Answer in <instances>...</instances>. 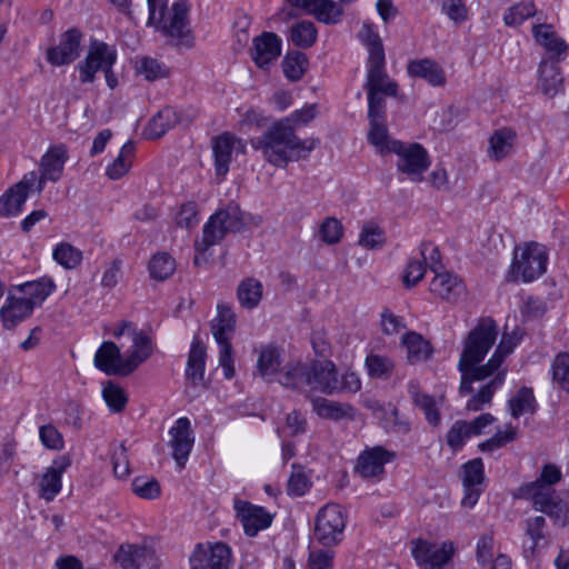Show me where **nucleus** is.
<instances>
[{"instance_id": "obj_45", "label": "nucleus", "mask_w": 569, "mask_h": 569, "mask_svg": "<svg viewBox=\"0 0 569 569\" xmlns=\"http://www.w3.org/2000/svg\"><path fill=\"white\" fill-rule=\"evenodd\" d=\"M510 413L513 418H519L526 412L533 413L536 410V399L531 388L522 387L517 395L509 400Z\"/></svg>"}, {"instance_id": "obj_63", "label": "nucleus", "mask_w": 569, "mask_h": 569, "mask_svg": "<svg viewBox=\"0 0 569 569\" xmlns=\"http://www.w3.org/2000/svg\"><path fill=\"white\" fill-rule=\"evenodd\" d=\"M199 209L196 202H187L181 206L177 213L176 221L179 227L191 229L199 223Z\"/></svg>"}, {"instance_id": "obj_48", "label": "nucleus", "mask_w": 569, "mask_h": 569, "mask_svg": "<svg viewBox=\"0 0 569 569\" xmlns=\"http://www.w3.org/2000/svg\"><path fill=\"white\" fill-rule=\"evenodd\" d=\"M366 367L370 377L387 379L391 376L395 363L389 357L371 353L366 358Z\"/></svg>"}, {"instance_id": "obj_22", "label": "nucleus", "mask_w": 569, "mask_h": 569, "mask_svg": "<svg viewBox=\"0 0 569 569\" xmlns=\"http://www.w3.org/2000/svg\"><path fill=\"white\" fill-rule=\"evenodd\" d=\"M169 435L172 457L177 465L183 468L194 443L190 420L186 417L179 418L169 430Z\"/></svg>"}, {"instance_id": "obj_46", "label": "nucleus", "mask_w": 569, "mask_h": 569, "mask_svg": "<svg viewBox=\"0 0 569 569\" xmlns=\"http://www.w3.org/2000/svg\"><path fill=\"white\" fill-rule=\"evenodd\" d=\"M52 258L63 268L74 269L82 260V252L68 242H61L53 249Z\"/></svg>"}, {"instance_id": "obj_3", "label": "nucleus", "mask_w": 569, "mask_h": 569, "mask_svg": "<svg viewBox=\"0 0 569 569\" xmlns=\"http://www.w3.org/2000/svg\"><path fill=\"white\" fill-rule=\"evenodd\" d=\"M279 383L302 392L319 391L325 395L339 392L338 369L330 360L288 363L279 377Z\"/></svg>"}, {"instance_id": "obj_10", "label": "nucleus", "mask_w": 569, "mask_h": 569, "mask_svg": "<svg viewBox=\"0 0 569 569\" xmlns=\"http://www.w3.org/2000/svg\"><path fill=\"white\" fill-rule=\"evenodd\" d=\"M520 493L522 498L532 501L535 510L547 515L555 523L562 527L568 523L569 506L555 489L539 482H529L520 488Z\"/></svg>"}, {"instance_id": "obj_56", "label": "nucleus", "mask_w": 569, "mask_h": 569, "mask_svg": "<svg viewBox=\"0 0 569 569\" xmlns=\"http://www.w3.org/2000/svg\"><path fill=\"white\" fill-rule=\"evenodd\" d=\"M485 480V470L481 458H475L463 465V487L480 486Z\"/></svg>"}, {"instance_id": "obj_28", "label": "nucleus", "mask_w": 569, "mask_h": 569, "mask_svg": "<svg viewBox=\"0 0 569 569\" xmlns=\"http://www.w3.org/2000/svg\"><path fill=\"white\" fill-rule=\"evenodd\" d=\"M407 72L412 78H420L433 87H443L447 82L442 67L432 59L412 60L407 66Z\"/></svg>"}, {"instance_id": "obj_47", "label": "nucleus", "mask_w": 569, "mask_h": 569, "mask_svg": "<svg viewBox=\"0 0 569 569\" xmlns=\"http://www.w3.org/2000/svg\"><path fill=\"white\" fill-rule=\"evenodd\" d=\"M174 270V259L164 252L154 254L149 262L151 278L159 281H163L171 277Z\"/></svg>"}, {"instance_id": "obj_1", "label": "nucleus", "mask_w": 569, "mask_h": 569, "mask_svg": "<svg viewBox=\"0 0 569 569\" xmlns=\"http://www.w3.org/2000/svg\"><path fill=\"white\" fill-rule=\"evenodd\" d=\"M317 116V106L309 104L276 121L262 136L250 140L270 164L286 168L291 161L307 159L319 144L318 138L300 139L296 129L307 126Z\"/></svg>"}, {"instance_id": "obj_37", "label": "nucleus", "mask_w": 569, "mask_h": 569, "mask_svg": "<svg viewBox=\"0 0 569 569\" xmlns=\"http://www.w3.org/2000/svg\"><path fill=\"white\" fill-rule=\"evenodd\" d=\"M532 34L540 46L553 54H560L567 50L565 40L557 36L551 24L533 26Z\"/></svg>"}, {"instance_id": "obj_5", "label": "nucleus", "mask_w": 569, "mask_h": 569, "mask_svg": "<svg viewBox=\"0 0 569 569\" xmlns=\"http://www.w3.org/2000/svg\"><path fill=\"white\" fill-rule=\"evenodd\" d=\"M149 17L148 24L156 27L163 36L176 39L177 44L191 48L193 36L189 21V4L186 0L176 1L170 10L168 0H147Z\"/></svg>"}, {"instance_id": "obj_30", "label": "nucleus", "mask_w": 569, "mask_h": 569, "mask_svg": "<svg viewBox=\"0 0 569 569\" xmlns=\"http://www.w3.org/2000/svg\"><path fill=\"white\" fill-rule=\"evenodd\" d=\"M179 122L178 112L172 107H166L154 114L143 130L147 139H158Z\"/></svg>"}, {"instance_id": "obj_11", "label": "nucleus", "mask_w": 569, "mask_h": 569, "mask_svg": "<svg viewBox=\"0 0 569 569\" xmlns=\"http://www.w3.org/2000/svg\"><path fill=\"white\" fill-rule=\"evenodd\" d=\"M548 254L545 246L531 242L522 249H516L509 276L512 280L522 279L530 282L540 277L547 269Z\"/></svg>"}, {"instance_id": "obj_20", "label": "nucleus", "mask_w": 569, "mask_h": 569, "mask_svg": "<svg viewBox=\"0 0 569 569\" xmlns=\"http://www.w3.org/2000/svg\"><path fill=\"white\" fill-rule=\"evenodd\" d=\"M244 152L246 143L230 132H223L212 139V152L214 157V169L219 177H224L229 171L232 152Z\"/></svg>"}, {"instance_id": "obj_14", "label": "nucleus", "mask_w": 569, "mask_h": 569, "mask_svg": "<svg viewBox=\"0 0 569 569\" xmlns=\"http://www.w3.org/2000/svg\"><path fill=\"white\" fill-rule=\"evenodd\" d=\"M117 60V51L106 42L92 40L88 48V53L81 63L77 66L81 83H91L98 71L112 69Z\"/></svg>"}, {"instance_id": "obj_13", "label": "nucleus", "mask_w": 569, "mask_h": 569, "mask_svg": "<svg viewBox=\"0 0 569 569\" xmlns=\"http://www.w3.org/2000/svg\"><path fill=\"white\" fill-rule=\"evenodd\" d=\"M390 152L398 156L397 169L407 174L412 181L422 180V173L429 168L430 160L427 150L419 143L395 141Z\"/></svg>"}, {"instance_id": "obj_29", "label": "nucleus", "mask_w": 569, "mask_h": 569, "mask_svg": "<svg viewBox=\"0 0 569 569\" xmlns=\"http://www.w3.org/2000/svg\"><path fill=\"white\" fill-rule=\"evenodd\" d=\"M280 366L281 359L279 349L273 346L262 347L257 360V370L259 375L267 382L273 381L274 377H277V381L279 382V377L288 365L279 370Z\"/></svg>"}, {"instance_id": "obj_26", "label": "nucleus", "mask_w": 569, "mask_h": 569, "mask_svg": "<svg viewBox=\"0 0 569 569\" xmlns=\"http://www.w3.org/2000/svg\"><path fill=\"white\" fill-rule=\"evenodd\" d=\"M435 273L429 287L431 293L449 302L457 301L465 293V284L458 276L442 270Z\"/></svg>"}, {"instance_id": "obj_52", "label": "nucleus", "mask_w": 569, "mask_h": 569, "mask_svg": "<svg viewBox=\"0 0 569 569\" xmlns=\"http://www.w3.org/2000/svg\"><path fill=\"white\" fill-rule=\"evenodd\" d=\"M471 436L473 435L468 427V422L465 420H457L447 433V445L453 451H458L463 447L465 441Z\"/></svg>"}, {"instance_id": "obj_39", "label": "nucleus", "mask_w": 569, "mask_h": 569, "mask_svg": "<svg viewBox=\"0 0 569 569\" xmlns=\"http://www.w3.org/2000/svg\"><path fill=\"white\" fill-rule=\"evenodd\" d=\"M515 134L509 129L497 130L489 140V156L496 161H500L509 154L513 146Z\"/></svg>"}, {"instance_id": "obj_55", "label": "nucleus", "mask_w": 569, "mask_h": 569, "mask_svg": "<svg viewBox=\"0 0 569 569\" xmlns=\"http://www.w3.org/2000/svg\"><path fill=\"white\" fill-rule=\"evenodd\" d=\"M292 472L288 480L287 492L293 497L303 496L310 487L309 478L302 471L301 467L292 465Z\"/></svg>"}, {"instance_id": "obj_64", "label": "nucleus", "mask_w": 569, "mask_h": 569, "mask_svg": "<svg viewBox=\"0 0 569 569\" xmlns=\"http://www.w3.org/2000/svg\"><path fill=\"white\" fill-rule=\"evenodd\" d=\"M335 552L329 549L311 551L308 558L309 569H333Z\"/></svg>"}, {"instance_id": "obj_43", "label": "nucleus", "mask_w": 569, "mask_h": 569, "mask_svg": "<svg viewBox=\"0 0 569 569\" xmlns=\"http://www.w3.org/2000/svg\"><path fill=\"white\" fill-rule=\"evenodd\" d=\"M310 14L319 22L336 24L341 20L343 10L333 0H317Z\"/></svg>"}, {"instance_id": "obj_12", "label": "nucleus", "mask_w": 569, "mask_h": 569, "mask_svg": "<svg viewBox=\"0 0 569 569\" xmlns=\"http://www.w3.org/2000/svg\"><path fill=\"white\" fill-rule=\"evenodd\" d=\"M346 519L341 506L328 503L316 517L315 538L325 547L338 545L342 540Z\"/></svg>"}, {"instance_id": "obj_9", "label": "nucleus", "mask_w": 569, "mask_h": 569, "mask_svg": "<svg viewBox=\"0 0 569 569\" xmlns=\"http://www.w3.org/2000/svg\"><path fill=\"white\" fill-rule=\"evenodd\" d=\"M244 226L243 212L236 203H229L210 217L202 230L201 242L196 243L198 251H206L218 243L228 232H238Z\"/></svg>"}, {"instance_id": "obj_16", "label": "nucleus", "mask_w": 569, "mask_h": 569, "mask_svg": "<svg viewBox=\"0 0 569 569\" xmlns=\"http://www.w3.org/2000/svg\"><path fill=\"white\" fill-rule=\"evenodd\" d=\"M36 171H30L0 197V217L10 218L21 212L31 191L36 190Z\"/></svg>"}, {"instance_id": "obj_6", "label": "nucleus", "mask_w": 569, "mask_h": 569, "mask_svg": "<svg viewBox=\"0 0 569 569\" xmlns=\"http://www.w3.org/2000/svg\"><path fill=\"white\" fill-rule=\"evenodd\" d=\"M516 345L517 341L512 337L502 336L493 355L487 361V368L480 370L482 373H486L488 369H492V378L471 396L466 405L467 410L480 411L491 403L495 392L506 380L507 369L501 368V366L506 357L513 351Z\"/></svg>"}, {"instance_id": "obj_33", "label": "nucleus", "mask_w": 569, "mask_h": 569, "mask_svg": "<svg viewBox=\"0 0 569 569\" xmlns=\"http://www.w3.org/2000/svg\"><path fill=\"white\" fill-rule=\"evenodd\" d=\"M206 365V347L200 340H194L188 356L186 376L193 385L203 381Z\"/></svg>"}, {"instance_id": "obj_17", "label": "nucleus", "mask_w": 569, "mask_h": 569, "mask_svg": "<svg viewBox=\"0 0 569 569\" xmlns=\"http://www.w3.org/2000/svg\"><path fill=\"white\" fill-rule=\"evenodd\" d=\"M237 518L240 520L243 531L249 537H254L259 531L269 528L273 516L263 507L254 506L248 501L236 499L233 502Z\"/></svg>"}, {"instance_id": "obj_59", "label": "nucleus", "mask_w": 569, "mask_h": 569, "mask_svg": "<svg viewBox=\"0 0 569 569\" xmlns=\"http://www.w3.org/2000/svg\"><path fill=\"white\" fill-rule=\"evenodd\" d=\"M426 273V264L422 260L409 259L402 276L403 286L408 289L413 288L421 281Z\"/></svg>"}, {"instance_id": "obj_42", "label": "nucleus", "mask_w": 569, "mask_h": 569, "mask_svg": "<svg viewBox=\"0 0 569 569\" xmlns=\"http://www.w3.org/2000/svg\"><path fill=\"white\" fill-rule=\"evenodd\" d=\"M318 38V31L313 22L299 21L291 28L290 39L299 48L312 47Z\"/></svg>"}, {"instance_id": "obj_38", "label": "nucleus", "mask_w": 569, "mask_h": 569, "mask_svg": "<svg viewBox=\"0 0 569 569\" xmlns=\"http://www.w3.org/2000/svg\"><path fill=\"white\" fill-rule=\"evenodd\" d=\"M370 129L368 132V141L375 148H377L378 152L381 154L390 152V146L396 141L390 139L388 133V128L386 123V118L380 119H369Z\"/></svg>"}, {"instance_id": "obj_54", "label": "nucleus", "mask_w": 569, "mask_h": 569, "mask_svg": "<svg viewBox=\"0 0 569 569\" xmlns=\"http://www.w3.org/2000/svg\"><path fill=\"white\" fill-rule=\"evenodd\" d=\"M536 13L533 2H523L512 6L505 14L503 20L507 26H519L526 19L532 17Z\"/></svg>"}, {"instance_id": "obj_61", "label": "nucleus", "mask_w": 569, "mask_h": 569, "mask_svg": "<svg viewBox=\"0 0 569 569\" xmlns=\"http://www.w3.org/2000/svg\"><path fill=\"white\" fill-rule=\"evenodd\" d=\"M319 234L323 242L337 243L342 236V224L338 219L329 217L321 223Z\"/></svg>"}, {"instance_id": "obj_31", "label": "nucleus", "mask_w": 569, "mask_h": 569, "mask_svg": "<svg viewBox=\"0 0 569 569\" xmlns=\"http://www.w3.org/2000/svg\"><path fill=\"white\" fill-rule=\"evenodd\" d=\"M312 409L320 417L331 420L355 418V408L349 403H340L326 398L312 399Z\"/></svg>"}, {"instance_id": "obj_35", "label": "nucleus", "mask_w": 569, "mask_h": 569, "mask_svg": "<svg viewBox=\"0 0 569 569\" xmlns=\"http://www.w3.org/2000/svg\"><path fill=\"white\" fill-rule=\"evenodd\" d=\"M408 388L413 403L423 411L426 420L432 426H438L441 417L435 398L420 392L416 382H410Z\"/></svg>"}, {"instance_id": "obj_41", "label": "nucleus", "mask_w": 569, "mask_h": 569, "mask_svg": "<svg viewBox=\"0 0 569 569\" xmlns=\"http://www.w3.org/2000/svg\"><path fill=\"white\" fill-rule=\"evenodd\" d=\"M134 153V144L132 141H127L118 157L113 160L112 163H110L106 169V174L111 180H117L122 178L130 169L131 161Z\"/></svg>"}, {"instance_id": "obj_8", "label": "nucleus", "mask_w": 569, "mask_h": 569, "mask_svg": "<svg viewBox=\"0 0 569 569\" xmlns=\"http://www.w3.org/2000/svg\"><path fill=\"white\" fill-rule=\"evenodd\" d=\"M218 315L211 321V332L219 346V363L226 379L234 377L233 349L230 342L236 330V315L227 305L219 303Z\"/></svg>"}, {"instance_id": "obj_58", "label": "nucleus", "mask_w": 569, "mask_h": 569, "mask_svg": "<svg viewBox=\"0 0 569 569\" xmlns=\"http://www.w3.org/2000/svg\"><path fill=\"white\" fill-rule=\"evenodd\" d=\"M358 242L363 248L376 249L385 242L383 231L373 223L365 224L360 232Z\"/></svg>"}, {"instance_id": "obj_40", "label": "nucleus", "mask_w": 569, "mask_h": 569, "mask_svg": "<svg viewBox=\"0 0 569 569\" xmlns=\"http://www.w3.org/2000/svg\"><path fill=\"white\" fill-rule=\"evenodd\" d=\"M237 296L243 308L253 309L262 298V284L254 278H247L240 282Z\"/></svg>"}, {"instance_id": "obj_32", "label": "nucleus", "mask_w": 569, "mask_h": 569, "mask_svg": "<svg viewBox=\"0 0 569 569\" xmlns=\"http://www.w3.org/2000/svg\"><path fill=\"white\" fill-rule=\"evenodd\" d=\"M402 343L407 349V359L411 365L427 361L433 352L430 342L425 340L421 335L413 331L402 337Z\"/></svg>"}, {"instance_id": "obj_15", "label": "nucleus", "mask_w": 569, "mask_h": 569, "mask_svg": "<svg viewBox=\"0 0 569 569\" xmlns=\"http://www.w3.org/2000/svg\"><path fill=\"white\" fill-rule=\"evenodd\" d=\"M190 569H229L231 549L223 542L198 543L189 557Z\"/></svg>"}, {"instance_id": "obj_2", "label": "nucleus", "mask_w": 569, "mask_h": 569, "mask_svg": "<svg viewBox=\"0 0 569 569\" xmlns=\"http://www.w3.org/2000/svg\"><path fill=\"white\" fill-rule=\"evenodd\" d=\"M498 329L491 318H481L463 340V349L458 361V370L461 373L459 395L472 393V383L483 381L492 377V369L486 373L480 370L487 368V362L481 365L489 350L496 342Z\"/></svg>"}, {"instance_id": "obj_24", "label": "nucleus", "mask_w": 569, "mask_h": 569, "mask_svg": "<svg viewBox=\"0 0 569 569\" xmlns=\"http://www.w3.org/2000/svg\"><path fill=\"white\" fill-rule=\"evenodd\" d=\"M281 53V39L272 32H263L253 39L251 58L261 69H268Z\"/></svg>"}, {"instance_id": "obj_53", "label": "nucleus", "mask_w": 569, "mask_h": 569, "mask_svg": "<svg viewBox=\"0 0 569 569\" xmlns=\"http://www.w3.org/2000/svg\"><path fill=\"white\" fill-rule=\"evenodd\" d=\"M138 71L148 81H154L169 76V69L163 63L149 57H144L140 60Z\"/></svg>"}, {"instance_id": "obj_62", "label": "nucleus", "mask_w": 569, "mask_h": 569, "mask_svg": "<svg viewBox=\"0 0 569 569\" xmlns=\"http://www.w3.org/2000/svg\"><path fill=\"white\" fill-rule=\"evenodd\" d=\"M453 555V545L443 542L441 547L435 545L431 557L426 566L427 569H443Z\"/></svg>"}, {"instance_id": "obj_21", "label": "nucleus", "mask_w": 569, "mask_h": 569, "mask_svg": "<svg viewBox=\"0 0 569 569\" xmlns=\"http://www.w3.org/2000/svg\"><path fill=\"white\" fill-rule=\"evenodd\" d=\"M82 33L77 28L68 29L60 37L58 46L47 50V60L53 66H66L73 62L81 50Z\"/></svg>"}, {"instance_id": "obj_60", "label": "nucleus", "mask_w": 569, "mask_h": 569, "mask_svg": "<svg viewBox=\"0 0 569 569\" xmlns=\"http://www.w3.org/2000/svg\"><path fill=\"white\" fill-rule=\"evenodd\" d=\"M420 257L422 262L428 267L432 272H438L443 269L441 263L440 251L437 246L431 242H422L419 248Z\"/></svg>"}, {"instance_id": "obj_25", "label": "nucleus", "mask_w": 569, "mask_h": 569, "mask_svg": "<svg viewBox=\"0 0 569 569\" xmlns=\"http://www.w3.org/2000/svg\"><path fill=\"white\" fill-rule=\"evenodd\" d=\"M71 466L69 456H60L52 461L39 482V495L47 501H52L61 491V477L63 472Z\"/></svg>"}, {"instance_id": "obj_4", "label": "nucleus", "mask_w": 569, "mask_h": 569, "mask_svg": "<svg viewBox=\"0 0 569 569\" xmlns=\"http://www.w3.org/2000/svg\"><path fill=\"white\" fill-rule=\"evenodd\" d=\"M132 351L122 358L119 347L104 341L94 355V366L109 376H129L152 353L151 340L142 331L130 330Z\"/></svg>"}, {"instance_id": "obj_57", "label": "nucleus", "mask_w": 569, "mask_h": 569, "mask_svg": "<svg viewBox=\"0 0 569 569\" xmlns=\"http://www.w3.org/2000/svg\"><path fill=\"white\" fill-rule=\"evenodd\" d=\"M546 519L542 516L531 517L526 520V536L531 541L529 547L531 551H533L539 546L540 541L546 538Z\"/></svg>"}, {"instance_id": "obj_19", "label": "nucleus", "mask_w": 569, "mask_h": 569, "mask_svg": "<svg viewBox=\"0 0 569 569\" xmlns=\"http://www.w3.org/2000/svg\"><path fill=\"white\" fill-rule=\"evenodd\" d=\"M396 455L377 446L365 450L357 459L356 472L365 479L381 480L385 475V465L392 461Z\"/></svg>"}, {"instance_id": "obj_36", "label": "nucleus", "mask_w": 569, "mask_h": 569, "mask_svg": "<svg viewBox=\"0 0 569 569\" xmlns=\"http://www.w3.org/2000/svg\"><path fill=\"white\" fill-rule=\"evenodd\" d=\"M56 284L50 278H41L39 280L24 282L17 287V290L20 291L27 300H30L34 303H41L44 301L51 292L54 290Z\"/></svg>"}, {"instance_id": "obj_27", "label": "nucleus", "mask_w": 569, "mask_h": 569, "mask_svg": "<svg viewBox=\"0 0 569 569\" xmlns=\"http://www.w3.org/2000/svg\"><path fill=\"white\" fill-rule=\"evenodd\" d=\"M34 303L27 298L9 296L0 309V318L8 330L16 328L20 322L32 315Z\"/></svg>"}, {"instance_id": "obj_7", "label": "nucleus", "mask_w": 569, "mask_h": 569, "mask_svg": "<svg viewBox=\"0 0 569 569\" xmlns=\"http://www.w3.org/2000/svg\"><path fill=\"white\" fill-rule=\"evenodd\" d=\"M365 43L368 48V74L365 88L367 91L382 92L385 96L395 97L398 92V84L389 79L386 72V57L382 40L378 33L367 30Z\"/></svg>"}, {"instance_id": "obj_23", "label": "nucleus", "mask_w": 569, "mask_h": 569, "mask_svg": "<svg viewBox=\"0 0 569 569\" xmlns=\"http://www.w3.org/2000/svg\"><path fill=\"white\" fill-rule=\"evenodd\" d=\"M113 558L123 569H153L157 567L156 553L148 547L121 546Z\"/></svg>"}, {"instance_id": "obj_34", "label": "nucleus", "mask_w": 569, "mask_h": 569, "mask_svg": "<svg viewBox=\"0 0 569 569\" xmlns=\"http://www.w3.org/2000/svg\"><path fill=\"white\" fill-rule=\"evenodd\" d=\"M539 88L549 97H555L562 87V77L556 62L543 61L539 67Z\"/></svg>"}, {"instance_id": "obj_50", "label": "nucleus", "mask_w": 569, "mask_h": 569, "mask_svg": "<svg viewBox=\"0 0 569 569\" xmlns=\"http://www.w3.org/2000/svg\"><path fill=\"white\" fill-rule=\"evenodd\" d=\"M132 491L142 499L152 500L160 496L161 487L156 478L137 477L131 482Z\"/></svg>"}, {"instance_id": "obj_49", "label": "nucleus", "mask_w": 569, "mask_h": 569, "mask_svg": "<svg viewBox=\"0 0 569 569\" xmlns=\"http://www.w3.org/2000/svg\"><path fill=\"white\" fill-rule=\"evenodd\" d=\"M552 380L561 390L569 392V353L560 352L552 362Z\"/></svg>"}, {"instance_id": "obj_44", "label": "nucleus", "mask_w": 569, "mask_h": 569, "mask_svg": "<svg viewBox=\"0 0 569 569\" xmlns=\"http://www.w3.org/2000/svg\"><path fill=\"white\" fill-rule=\"evenodd\" d=\"M308 67V59L303 52H288L282 61L283 73L290 81L300 80Z\"/></svg>"}, {"instance_id": "obj_51", "label": "nucleus", "mask_w": 569, "mask_h": 569, "mask_svg": "<svg viewBox=\"0 0 569 569\" xmlns=\"http://www.w3.org/2000/svg\"><path fill=\"white\" fill-rule=\"evenodd\" d=\"M102 396L112 412H121L128 401L123 389L113 382L104 386Z\"/></svg>"}, {"instance_id": "obj_18", "label": "nucleus", "mask_w": 569, "mask_h": 569, "mask_svg": "<svg viewBox=\"0 0 569 569\" xmlns=\"http://www.w3.org/2000/svg\"><path fill=\"white\" fill-rule=\"evenodd\" d=\"M68 159L67 149L63 144L51 147L41 158L40 174L36 172V191L41 193L46 181L57 182L63 172Z\"/></svg>"}]
</instances>
